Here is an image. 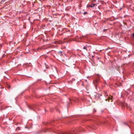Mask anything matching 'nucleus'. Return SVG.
<instances>
[{
  "mask_svg": "<svg viewBox=\"0 0 134 134\" xmlns=\"http://www.w3.org/2000/svg\"><path fill=\"white\" fill-rule=\"evenodd\" d=\"M10 86L9 85H8V88H10Z\"/></svg>",
  "mask_w": 134,
  "mask_h": 134,
  "instance_id": "obj_7",
  "label": "nucleus"
},
{
  "mask_svg": "<svg viewBox=\"0 0 134 134\" xmlns=\"http://www.w3.org/2000/svg\"><path fill=\"white\" fill-rule=\"evenodd\" d=\"M86 48H87L86 46H85L83 47V49H86Z\"/></svg>",
  "mask_w": 134,
  "mask_h": 134,
  "instance_id": "obj_6",
  "label": "nucleus"
},
{
  "mask_svg": "<svg viewBox=\"0 0 134 134\" xmlns=\"http://www.w3.org/2000/svg\"><path fill=\"white\" fill-rule=\"evenodd\" d=\"M20 129V127H18L16 129V131H18V130H19Z\"/></svg>",
  "mask_w": 134,
  "mask_h": 134,
  "instance_id": "obj_4",
  "label": "nucleus"
},
{
  "mask_svg": "<svg viewBox=\"0 0 134 134\" xmlns=\"http://www.w3.org/2000/svg\"><path fill=\"white\" fill-rule=\"evenodd\" d=\"M95 5V4H92L91 5H90L89 6V7H94V6Z\"/></svg>",
  "mask_w": 134,
  "mask_h": 134,
  "instance_id": "obj_3",
  "label": "nucleus"
},
{
  "mask_svg": "<svg viewBox=\"0 0 134 134\" xmlns=\"http://www.w3.org/2000/svg\"><path fill=\"white\" fill-rule=\"evenodd\" d=\"M132 36L134 37V33H133V34H132Z\"/></svg>",
  "mask_w": 134,
  "mask_h": 134,
  "instance_id": "obj_9",
  "label": "nucleus"
},
{
  "mask_svg": "<svg viewBox=\"0 0 134 134\" xmlns=\"http://www.w3.org/2000/svg\"><path fill=\"white\" fill-rule=\"evenodd\" d=\"M69 100H70V101H71V100H70V99H69Z\"/></svg>",
  "mask_w": 134,
  "mask_h": 134,
  "instance_id": "obj_13",
  "label": "nucleus"
},
{
  "mask_svg": "<svg viewBox=\"0 0 134 134\" xmlns=\"http://www.w3.org/2000/svg\"><path fill=\"white\" fill-rule=\"evenodd\" d=\"M96 111L95 110V109H94V112H95Z\"/></svg>",
  "mask_w": 134,
  "mask_h": 134,
  "instance_id": "obj_10",
  "label": "nucleus"
},
{
  "mask_svg": "<svg viewBox=\"0 0 134 134\" xmlns=\"http://www.w3.org/2000/svg\"><path fill=\"white\" fill-rule=\"evenodd\" d=\"M98 76L99 77L100 76L99 75H98Z\"/></svg>",
  "mask_w": 134,
  "mask_h": 134,
  "instance_id": "obj_11",
  "label": "nucleus"
},
{
  "mask_svg": "<svg viewBox=\"0 0 134 134\" xmlns=\"http://www.w3.org/2000/svg\"><path fill=\"white\" fill-rule=\"evenodd\" d=\"M77 133H75H75H71L70 132H61V134H77Z\"/></svg>",
  "mask_w": 134,
  "mask_h": 134,
  "instance_id": "obj_1",
  "label": "nucleus"
},
{
  "mask_svg": "<svg viewBox=\"0 0 134 134\" xmlns=\"http://www.w3.org/2000/svg\"><path fill=\"white\" fill-rule=\"evenodd\" d=\"M107 96L108 97V100L110 99L111 100L112 99V96H111L110 97V96H108V95H107Z\"/></svg>",
  "mask_w": 134,
  "mask_h": 134,
  "instance_id": "obj_2",
  "label": "nucleus"
},
{
  "mask_svg": "<svg viewBox=\"0 0 134 134\" xmlns=\"http://www.w3.org/2000/svg\"><path fill=\"white\" fill-rule=\"evenodd\" d=\"M62 52V51H59L58 52V53L61 55Z\"/></svg>",
  "mask_w": 134,
  "mask_h": 134,
  "instance_id": "obj_5",
  "label": "nucleus"
},
{
  "mask_svg": "<svg viewBox=\"0 0 134 134\" xmlns=\"http://www.w3.org/2000/svg\"><path fill=\"white\" fill-rule=\"evenodd\" d=\"M105 100H106V101H107V99H105Z\"/></svg>",
  "mask_w": 134,
  "mask_h": 134,
  "instance_id": "obj_12",
  "label": "nucleus"
},
{
  "mask_svg": "<svg viewBox=\"0 0 134 134\" xmlns=\"http://www.w3.org/2000/svg\"><path fill=\"white\" fill-rule=\"evenodd\" d=\"M87 13V12H85L83 14H86Z\"/></svg>",
  "mask_w": 134,
  "mask_h": 134,
  "instance_id": "obj_8",
  "label": "nucleus"
}]
</instances>
